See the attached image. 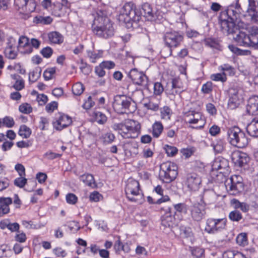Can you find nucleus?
I'll return each mask as SVG.
<instances>
[{"label":"nucleus","mask_w":258,"mask_h":258,"mask_svg":"<svg viewBox=\"0 0 258 258\" xmlns=\"http://www.w3.org/2000/svg\"><path fill=\"white\" fill-rule=\"evenodd\" d=\"M231 158L233 163L239 167L244 166L249 160V158L246 153L238 150L233 151L231 154Z\"/></svg>","instance_id":"6ab92c4d"},{"label":"nucleus","mask_w":258,"mask_h":258,"mask_svg":"<svg viewBox=\"0 0 258 258\" xmlns=\"http://www.w3.org/2000/svg\"><path fill=\"white\" fill-rule=\"evenodd\" d=\"M164 150H165L167 155L171 157L175 156L177 153L178 151V150L176 147L168 145H166L165 146Z\"/></svg>","instance_id":"8fccbe9b"},{"label":"nucleus","mask_w":258,"mask_h":258,"mask_svg":"<svg viewBox=\"0 0 258 258\" xmlns=\"http://www.w3.org/2000/svg\"><path fill=\"white\" fill-rule=\"evenodd\" d=\"M4 53L7 57L9 59H15L17 55L16 48H5Z\"/></svg>","instance_id":"3c124183"},{"label":"nucleus","mask_w":258,"mask_h":258,"mask_svg":"<svg viewBox=\"0 0 258 258\" xmlns=\"http://www.w3.org/2000/svg\"><path fill=\"white\" fill-rule=\"evenodd\" d=\"M15 124L14 119L10 116H6L3 119V125L7 127H12Z\"/></svg>","instance_id":"5fc2aeb1"},{"label":"nucleus","mask_w":258,"mask_h":258,"mask_svg":"<svg viewBox=\"0 0 258 258\" xmlns=\"http://www.w3.org/2000/svg\"><path fill=\"white\" fill-rule=\"evenodd\" d=\"M213 90V84L211 82H207L202 86V91L205 94H209Z\"/></svg>","instance_id":"052dcab7"},{"label":"nucleus","mask_w":258,"mask_h":258,"mask_svg":"<svg viewBox=\"0 0 258 258\" xmlns=\"http://www.w3.org/2000/svg\"><path fill=\"white\" fill-rule=\"evenodd\" d=\"M175 218L170 212L166 213L161 218V225L164 227H172Z\"/></svg>","instance_id":"bb28decb"},{"label":"nucleus","mask_w":258,"mask_h":258,"mask_svg":"<svg viewBox=\"0 0 258 258\" xmlns=\"http://www.w3.org/2000/svg\"><path fill=\"white\" fill-rule=\"evenodd\" d=\"M189 211L192 219L195 221H200L205 218L206 207L204 203H195L190 206Z\"/></svg>","instance_id":"4468645a"},{"label":"nucleus","mask_w":258,"mask_h":258,"mask_svg":"<svg viewBox=\"0 0 258 258\" xmlns=\"http://www.w3.org/2000/svg\"><path fill=\"white\" fill-rule=\"evenodd\" d=\"M61 156V154H56L52 152L51 151H49L45 153L44 155V157L49 160H52L57 158H59Z\"/></svg>","instance_id":"69168bd1"},{"label":"nucleus","mask_w":258,"mask_h":258,"mask_svg":"<svg viewBox=\"0 0 258 258\" xmlns=\"http://www.w3.org/2000/svg\"><path fill=\"white\" fill-rule=\"evenodd\" d=\"M164 91L162 84L160 82H156L154 84V94L158 96L160 95Z\"/></svg>","instance_id":"864d4df0"},{"label":"nucleus","mask_w":258,"mask_h":258,"mask_svg":"<svg viewBox=\"0 0 258 258\" xmlns=\"http://www.w3.org/2000/svg\"><path fill=\"white\" fill-rule=\"evenodd\" d=\"M31 134V129L26 125H22L20 126L19 131V135L24 138H28Z\"/></svg>","instance_id":"79ce46f5"},{"label":"nucleus","mask_w":258,"mask_h":258,"mask_svg":"<svg viewBox=\"0 0 258 258\" xmlns=\"http://www.w3.org/2000/svg\"><path fill=\"white\" fill-rule=\"evenodd\" d=\"M14 4L20 13L26 14L33 12L36 7L35 0H15Z\"/></svg>","instance_id":"2eb2a0df"},{"label":"nucleus","mask_w":258,"mask_h":258,"mask_svg":"<svg viewBox=\"0 0 258 258\" xmlns=\"http://www.w3.org/2000/svg\"><path fill=\"white\" fill-rule=\"evenodd\" d=\"M58 103L55 101H52L45 106V110L48 113H52L57 108Z\"/></svg>","instance_id":"680f3d73"},{"label":"nucleus","mask_w":258,"mask_h":258,"mask_svg":"<svg viewBox=\"0 0 258 258\" xmlns=\"http://www.w3.org/2000/svg\"><path fill=\"white\" fill-rule=\"evenodd\" d=\"M118 20L125 23L127 27H134L141 19V16L132 2L127 3L122 8L118 17Z\"/></svg>","instance_id":"20e7f679"},{"label":"nucleus","mask_w":258,"mask_h":258,"mask_svg":"<svg viewBox=\"0 0 258 258\" xmlns=\"http://www.w3.org/2000/svg\"><path fill=\"white\" fill-rule=\"evenodd\" d=\"M246 111L249 115H258V96H253L248 100Z\"/></svg>","instance_id":"412c9836"},{"label":"nucleus","mask_w":258,"mask_h":258,"mask_svg":"<svg viewBox=\"0 0 258 258\" xmlns=\"http://www.w3.org/2000/svg\"><path fill=\"white\" fill-rule=\"evenodd\" d=\"M128 76L134 84L144 88L148 87V78L145 74L138 71L137 69H132L129 72Z\"/></svg>","instance_id":"dca6fc26"},{"label":"nucleus","mask_w":258,"mask_h":258,"mask_svg":"<svg viewBox=\"0 0 258 258\" xmlns=\"http://www.w3.org/2000/svg\"><path fill=\"white\" fill-rule=\"evenodd\" d=\"M234 39L240 46L258 48V27H252L248 35L244 32L239 31Z\"/></svg>","instance_id":"423d86ee"},{"label":"nucleus","mask_w":258,"mask_h":258,"mask_svg":"<svg viewBox=\"0 0 258 258\" xmlns=\"http://www.w3.org/2000/svg\"><path fill=\"white\" fill-rule=\"evenodd\" d=\"M160 110L161 119L166 120H168L171 119V116L172 114V112L169 107L165 106L160 108Z\"/></svg>","instance_id":"c9c22d12"},{"label":"nucleus","mask_w":258,"mask_h":258,"mask_svg":"<svg viewBox=\"0 0 258 258\" xmlns=\"http://www.w3.org/2000/svg\"><path fill=\"white\" fill-rule=\"evenodd\" d=\"M53 50L50 47H46L41 50L42 55L46 58H49L52 54Z\"/></svg>","instance_id":"338daca9"},{"label":"nucleus","mask_w":258,"mask_h":258,"mask_svg":"<svg viewBox=\"0 0 258 258\" xmlns=\"http://www.w3.org/2000/svg\"><path fill=\"white\" fill-rule=\"evenodd\" d=\"M226 218H209L206 220L205 231L209 234H217L226 228Z\"/></svg>","instance_id":"1a4fd4ad"},{"label":"nucleus","mask_w":258,"mask_h":258,"mask_svg":"<svg viewBox=\"0 0 258 258\" xmlns=\"http://www.w3.org/2000/svg\"><path fill=\"white\" fill-rule=\"evenodd\" d=\"M141 14L148 20H152L154 17V13L151 5L148 3L143 4L142 5Z\"/></svg>","instance_id":"393cba45"},{"label":"nucleus","mask_w":258,"mask_h":258,"mask_svg":"<svg viewBox=\"0 0 258 258\" xmlns=\"http://www.w3.org/2000/svg\"><path fill=\"white\" fill-rule=\"evenodd\" d=\"M94 117L97 122L100 124H103L107 120L105 115L99 111H96L94 113Z\"/></svg>","instance_id":"de8ad7c7"},{"label":"nucleus","mask_w":258,"mask_h":258,"mask_svg":"<svg viewBox=\"0 0 258 258\" xmlns=\"http://www.w3.org/2000/svg\"><path fill=\"white\" fill-rule=\"evenodd\" d=\"M210 78L213 81H220L223 83L226 82L227 80L226 75L224 72L213 74L211 75Z\"/></svg>","instance_id":"a18cd8bd"},{"label":"nucleus","mask_w":258,"mask_h":258,"mask_svg":"<svg viewBox=\"0 0 258 258\" xmlns=\"http://www.w3.org/2000/svg\"><path fill=\"white\" fill-rule=\"evenodd\" d=\"M178 167L172 162H163L160 165V176L166 183H169L174 180L178 174Z\"/></svg>","instance_id":"6e6552de"},{"label":"nucleus","mask_w":258,"mask_h":258,"mask_svg":"<svg viewBox=\"0 0 258 258\" xmlns=\"http://www.w3.org/2000/svg\"><path fill=\"white\" fill-rule=\"evenodd\" d=\"M228 94L229 96L228 108L230 109L237 108L241 102L238 89L235 87H231L229 89Z\"/></svg>","instance_id":"a211bd4d"},{"label":"nucleus","mask_w":258,"mask_h":258,"mask_svg":"<svg viewBox=\"0 0 258 258\" xmlns=\"http://www.w3.org/2000/svg\"><path fill=\"white\" fill-rule=\"evenodd\" d=\"M230 180V183L226 185L230 195L235 196L244 190V184L241 176L233 175L231 177Z\"/></svg>","instance_id":"f8f14e48"},{"label":"nucleus","mask_w":258,"mask_h":258,"mask_svg":"<svg viewBox=\"0 0 258 258\" xmlns=\"http://www.w3.org/2000/svg\"><path fill=\"white\" fill-rule=\"evenodd\" d=\"M246 131L251 137H258V118H255L247 125Z\"/></svg>","instance_id":"b1692460"},{"label":"nucleus","mask_w":258,"mask_h":258,"mask_svg":"<svg viewBox=\"0 0 258 258\" xmlns=\"http://www.w3.org/2000/svg\"><path fill=\"white\" fill-rule=\"evenodd\" d=\"M215 200V195L212 191H207L201 196L200 203H204L205 207L206 205H210L213 203Z\"/></svg>","instance_id":"a878e982"},{"label":"nucleus","mask_w":258,"mask_h":258,"mask_svg":"<svg viewBox=\"0 0 258 258\" xmlns=\"http://www.w3.org/2000/svg\"><path fill=\"white\" fill-rule=\"evenodd\" d=\"M80 180L92 188H95L97 184L93 176L91 174H85L80 176Z\"/></svg>","instance_id":"c85d7f7f"},{"label":"nucleus","mask_w":258,"mask_h":258,"mask_svg":"<svg viewBox=\"0 0 258 258\" xmlns=\"http://www.w3.org/2000/svg\"><path fill=\"white\" fill-rule=\"evenodd\" d=\"M174 209L176 212L186 213L187 212L186 205L184 203H179L174 206Z\"/></svg>","instance_id":"e2e57ef3"},{"label":"nucleus","mask_w":258,"mask_h":258,"mask_svg":"<svg viewBox=\"0 0 258 258\" xmlns=\"http://www.w3.org/2000/svg\"><path fill=\"white\" fill-rule=\"evenodd\" d=\"M111 128L118 132L123 138H136L140 134V124L134 120L128 119L124 123H114Z\"/></svg>","instance_id":"7ed1b4c3"},{"label":"nucleus","mask_w":258,"mask_h":258,"mask_svg":"<svg viewBox=\"0 0 258 258\" xmlns=\"http://www.w3.org/2000/svg\"><path fill=\"white\" fill-rule=\"evenodd\" d=\"M27 179L26 178L23 177V176H21L20 177L17 178L16 179H15L14 183L16 186L20 188H22L25 185V184L27 183Z\"/></svg>","instance_id":"bf43d9fd"},{"label":"nucleus","mask_w":258,"mask_h":258,"mask_svg":"<svg viewBox=\"0 0 258 258\" xmlns=\"http://www.w3.org/2000/svg\"><path fill=\"white\" fill-rule=\"evenodd\" d=\"M123 149L125 152L128 151L131 153L133 152V154L137 155L138 152V145L136 143H126L123 145Z\"/></svg>","instance_id":"58836bf2"},{"label":"nucleus","mask_w":258,"mask_h":258,"mask_svg":"<svg viewBox=\"0 0 258 258\" xmlns=\"http://www.w3.org/2000/svg\"><path fill=\"white\" fill-rule=\"evenodd\" d=\"M114 135L110 132L102 134L99 137V140L101 143L104 145L111 144L115 140Z\"/></svg>","instance_id":"2f4dec72"},{"label":"nucleus","mask_w":258,"mask_h":258,"mask_svg":"<svg viewBox=\"0 0 258 258\" xmlns=\"http://www.w3.org/2000/svg\"><path fill=\"white\" fill-rule=\"evenodd\" d=\"M191 115L193 116V119L188 118V120H186V122L189 124H198L197 126L194 127L197 129L202 128L205 124V120L202 115L199 112L191 111Z\"/></svg>","instance_id":"4be33fe9"},{"label":"nucleus","mask_w":258,"mask_h":258,"mask_svg":"<svg viewBox=\"0 0 258 258\" xmlns=\"http://www.w3.org/2000/svg\"><path fill=\"white\" fill-rule=\"evenodd\" d=\"M72 122V120L71 117L64 113L59 112L55 114L53 124L56 130L61 131L69 126Z\"/></svg>","instance_id":"f3484780"},{"label":"nucleus","mask_w":258,"mask_h":258,"mask_svg":"<svg viewBox=\"0 0 258 258\" xmlns=\"http://www.w3.org/2000/svg\"><path fill=\"white\" fill-rule=\"evenodd\" d=\"M140 190V184L138 181L133 178L127 179L125 192L128 200L134 202H137L138 200L137 197H142Z\"/></svg>","instance_id":"9b49d317"},{"label":"nucleus","mask_w":258,"mask_h":258,"mask_svg":"<svg viewBox=\"0 0 258 258\" xmlns=\"http://www.w3.org/2000/svg\"><path fill=\"white\" fill-rule=\"evenodd\" d=\"M84 87L83 85L80 82L76 83L72 87V92L75 95H80L83 92Z\"/></svg>","instance_id":"49530a36"},{"label":"nucleus","mask_w":258,"mask_h":258,"mask_svg":"<svg viewBox=\"0 0 258 258\" xmlns=\"http://www.w3.org/2000/svg\"><path fill=\"white\" fill-rule=\"evenodd\" d=\"M226 143L221 139H218L213 142L211 145L213 147L214 150L217 153H221L224 148Z\"/></svg>","instance_id":"72a5a7b5"},{"label":"nucleus","mask_w":258,"mask_h":258,"mask_svg":"<svg viewBox=\"0 0 258 258\" xmlns=\"http://www.w3.org/2000/svg\"><path fill=\"white\" fill-rule=\"evenodd\" d=\"M183 40V35L180 32L175 31H167L163 36L165 45L170 48V54H171L172 49L179 46Z\"/></svg>","instance_id":"9d476101"},{"label":"nucleus","mask_w":258,"mask_h":258,"mask_svg":"<svg viewBox=\"0 0 258 258\" xmlns=\"http://www.w3.org/2000/svg\"><path fill=\"white\" fill-rule=\"evenodd\" d=\"M221 70L225 73L227 72L229 75L233 76L235 74V69L233 67L228 64H224L221 66Z\"/></svg>","instance_id":"6e6d98bb"},{"label":"nucleus","mask_w":258,"mask_h":258,"mask_svg":"<svg viewBox=\"0 0 258 258\" xmlns=\"http://www.w3.org/2000/svg\"><path fill=\"white\" fill-rule=\"evenodd\" d=\"M227 162L225 160L218 161L216 160L212 166V169L213 170L219 171L222 169H224L226 168Z\"/></svg>","instance_id":"c03bdc74"},{"label":"nucleus","mask_w":258,"mask_h":258,"mask_svg":"<svg viewBox=\"0 0 258 258\" xmlns=\"http://www.w3.org/2000/svg\"><path fill=\"white\" fill-rule=\"evenodd\" d=\"M11 78L16 81L13 87L17 91L22 90L25 87V82L21 76L17 74H13L11 75Z\"/></svg>","instance_id":"c756f323"},{"label":"nucleus","mask_w":258,"mask_h":258,"mask_svg":"<svg viewBox=\"0 0 258 258\" xmlns=\"http://www.w3.org/2000/svg\"><path fill=\"white\" fill-rule=\"evenodd\" d=\"M55 72L56 69L55 68H48L46 69L43 73V77L45 80L48 81L52 79Z\"/></svg>","instance_id":"09e8293b"},{"label":"nucleus","mask_w":258,"mask_h":258,"mask_svg":"<svg viewBox=\"0 0 258 258\" xmlns=\"http://www.w3.org/2000/svg\"><path fill=\"white\" fill-rule=\"evenodd\" d=\"M48 38L49 41L54 44H60L63 40L62 35L57 32H52L49 33Z\"/></svg>","instance_id":"473e14b6"},{"label":"nucleus","mask_w":258,"mask_h":258,"mask_svg":"<svg viewBox=\"0 0 258 258\" xmlns=\"http://www.w3.org/2000/svg\"><path fill=\"white\" fill-rule=\"evenodd\" d=\"M236 240L237 243L240 246H245L248 244L247 236L245 233L238 234Z\"/></svg>","instance_id":"a19ab883"},{"label":"nucleus","mask_w":258,"mask_h":258,"mask_svg":"<svg viewBox=\"0 0 258 258\" xmlns=\"http://www.w3.org/2000/svg\"><path fill=\"white\" fill-rule=\"evenodd\" d=\"M66 199L67 202L71 205H75L78 201L77 197L73 193H69L66 195Z\"/></svg>","instance_id":"4d7b16f0"},{"label":"nucleus","mask_w":258,"mask_h":258,"mask_svg":"<svg viewBox=\"0 0 258 258\" xmlns=\"http://www.w3.org/2000/svg\"><path fill=\"white\" fill-rule=\"evenodd\" d=\"M41 76V70L39 68H36L29 73V82L34 83L36 82Z\"/></svg>","instance_id":"4c0bfd02"},{"label":"nucleus","mask_w":258,"mask_h":258,"mask_svg":"<svg viewBox=\"0 0 258 258\" xmlns=\"http://www.w3.org/2000/svg\"><path fill=\"white\" fill-rule=\"evenodd\" d=\"M185 185L191 191L198 190L202 182V179L199 175L195 172L187 173L183 180Z\"/></svg>","instance_id":"ddd939ff"},{"label":"nucleus","mask_w":258,"mask_h":258,"mask_svg":"<svg viewBox=\"0 0 258 258\" xmlns=\"http://www.w3.org/2000/svg\"><path fill=\"white\" fill-rule=\"evenodd\" d=\"M19 109L20 112L25 114H29L32 111L31 106L27 103L21 104L19 106Z\"/></svg>","instance_id":"603ef678"},{"label":"nucleus","mask_w":258,"mask_h":258,"mask_svg":"<svg viewBox=\"0 0 258 258\" xmlns=\"http://www.w3.org/2000/svg\"><path fill=\"white\" fill-rule=\"evenodd\" d=\"M253 3L251 0H237L235 5H231L226 11L222 12L220 16V24L222 32L227 34L234 33L241 10L244 7L247 10L246 7H249Z\"/></svg>","instance_id":"f257e3e1"},{"label":"nucleus","mask_w":258,"mask_h":258,"mask_svg":"<svg viewBox=\"0 0 258 258\" xmlns=\"http://www.w3.org/2000/svg\"><path fill=\"white\" fill-rule=\"evenodd\" d=\"M227 135L228 141L233 146L242 148L248 144V139L245 133L237 126L228 128Z\"/></svg>","instance_id":"0eeeda50"},{"label":"nucleus","mask_w":258,"mask_h":258,"mask_svg":"<svg viewBox=\"0 0 258 258\" xmlns=\"http://www.w3.org/2000/svg\"><path fill=\"white\" fill-rule=\"evenodd\" d=\"M52 21V19L49 16L43 17L41 16H36L34 18V22L37 24H49Z\"/></svg>","instance_id":"ea45409f"},{"label":"nucleus","mask_w":258,"mask_h":258,"mask_svg":"<svg viewBox=\"0 0 258 258\" xmlns=\"http://www.w3.org/2000/svg\"><path fill=\"white\" fill-rule=\"evenodd\" d=\"M113 107L119 114L133 113L136 110V105L132 99L125 95L114 97Z\"/></svg>","instance_id":"39448f33"},{"label":"nucleus","mask_w":258,"mask_h":258,"mask_svg":"<svg viewBox=\"0 0 258 258\" xmlns=\"http://www.w3.org/2000/svg\"><path fill=\"white\" fill-rule=\"evenodd\" d=\"M18 49L22 53H31L33 48L31 46L29 38L25 36H21L19 39Z\"/></svg>","instance_id":"aec40b11"},{"label":"nucleus","mask_w":258,"mask_h":258,"mask_svg":"<svg viewBox=\"0 0 258 258\" xmlns=\"http://www.w3.org/2000/svg\"><path fill=\"white\" fill-rule=\"evenodd\" d=\"M94 101L92 100V97L89 96L87 100L85 101L84 103L83 104L82 107L87 110L90 109L94 105Z\"/></svg>","instance_id":"0e129e2a"},{"label":"nucleus","mask_w":258,"mask_h":258,"mask_svg":"<svg viewBox=\"0 0 258 258\" xmlns=\"http://www.w3.org/2000/svg\"><path fill=\"white\" fill-rule=\"evenodd\" d=\"M204 253V249L200 247H194L191 250V254L196 258H201Z\"/></svg>","instance_id":"13d9d810"},{"label":"nucleus","mask_w":258,"mask_h":258,"mask_svg":"<svg viewBox=\"0 0 258 258\" xmlns=\"http://www.w3.org/2000/svg\"><path fill=\"white\" fill-rule=\"evenodd\" d=\"M164 127L161 121H156L152 125L151 133L154 138H158L163 131Z\"/></svg>","instance_id":"cd10ccee"},{"label":"nucleus","mask_w":258,"mask_h":258,"mask_svg":"<svg viewBox=\"0 0 258 258\" xmlns=\"http://www.w3.org/2000/svg\"><path fill=\"white\" fill-rule=\"evenodd\" d=\"M101 197V195L98 192L93 191L90 194L89 199L91 202H97L99 201Z\"/></svg>","instance_id":"774afa93"},{"label":"nucleus","mask_w":258,"mask_h":258,"mask_svg":"<svg viewBox=\"0 0 258 258\" xmlns=\"http://www.w3.org/2000/svg\"><path fill=\"white\" fill-rule=\"evenodd\" d=\"M228 217L232 221L238 222L242 219V214L239 211L236 210L230 212Z\"/></svg>","instance_id":"37998d69"},{"label":"nucleus","mask_w":258,"mask_h":258,"mask_svg":"<svg viewBox=\"0 0 258 258\" xmlns=\"http://www.w3.org/2000/svg\"><path fill=\"white\" fill-rule=\"evenodd\" d=\"M180 81L179 79L174 78L172 80V89L170 90V94L175 96V95L181 92L180 91L177 90L181 89Z\"/></svg>","instance_id":"f704fd0d"},{"label":"nucleus","mask_w":258,"mask_h":258,"mask_svg":"<svg viewBox=\"0 0 258 258\" xmlns=\"http://www.w3.org/2000/svg\"><path fill=\"white\" fill-rule=\"evenodd\" d=\"M103 51L99 50L98 52L89 50L87 51V55L90 60L92 63L96 62L97 59L102 56Z\"/></svg>","instance_id":"e433bc0d"},{"label":"nucleus","mask_w":258,"mask_h":258,"mask_svg":"<svg viewBox=\"0 0 258 258\" xmlns=\"http://www.w3.org/2000/svg\"><path fill=\"white\" fill-rule=\"evenodd\" d=\"M92 29L96 35L104 38L111 37L114 33L113 24L107 17L106 13L102 11L97 13L92 25Z\"/></svg>","instance_id":"f03ea898"},{"label":"nucleus","mask_w":258,"mask_h":258,"mask_svg":"<svg viewBox=\"0 0 258 258\" xmlns=\"http://www.w3.org/2000/svg\"><path fill=\"white\" fill-rule=\"evenodd\" d=\"M231 204L235 209H240L243 212H247L249 210V206L246 203L240 202L238 200L233 199L231 200Z\"/></svg>","instance_id":"7c9ffc66"},{"label":"nucleus","mask_w":258,"mask_h":258,"mask_svg":"<svg viewBox=\"0 0 258 258\" xmlns=\"http://www.w3.org/2000/svg\"><path fill=\"white\" fill-rule=\"evenodd\" d=\"M11 198H0V216H3L10 212L9 205L12 204Z\"/></svg>","instance_id":"5701e85b"}]
</instances>
